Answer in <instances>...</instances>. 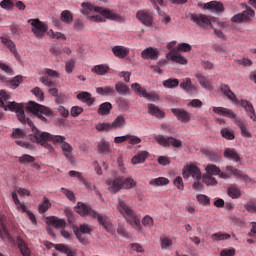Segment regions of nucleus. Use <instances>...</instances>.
I'll list each match as a JSON object with an SVG mask.
<instances>
[{
    "label": "nucleus",
    "mask_w": 256,
    "mask_h": 256,
    "mask_svg": "<svg viewBox=\"0 0 256 256\" xmlns=\"http://www.w3.org/2000/svg\"><path fill=\"white\" fill-rule=\"evenodd\" d=\"M81 13L85 15L86 19L94 23H105V19L110 21H118L119 14L113 10H108L103 7L94 6L91 2H83Z\"/></svg>",
    "instance_id": "obj_1"
},
{
    "label": "nucleus",
    "mask_w": 256,
    "mask_h": 256,
    "mask_svg": "<svg viewBox=\"0 0 256 256\" xmlns=\"http://www.w3.org/2000/svg\"><path fill=\"white\" fill-rule=\"evenodd\" d=\"M26 125L32 129V134L29 135L30 141L32 143H38L45 149H48V151H53V146L49 144V141L54 143V145H62L65 142V136L52 135L49 132L39 131L30 119H27Z\"/></svg>",
    "instance_id": "obj_2"
},
{
    "label": "nucleus",
    "mask_w": 256,
    "mask_h": 256,
    "mask_svg": "<svg viewBox=\"0 0 256 256\" xmlns=\"http://www.w3.org/2000/svg\"><path fill=\"white\" fill-rule=\"evenodd\" d=\"M75 210L81 217H92V219H97L99 225H102L108 233H114L113 224L109 220V217L101 215V213L95 211L87 204L78 202Z\"/></svg>",
    "instance_id": "obj_3"
},
{
    "label": "nucleus",
    "mask_w": 256,
    "mask_h": 256,
    "mask_svg": "<svg viewBox=\"0 0 256 256\" xmlns=\"http://www.w3.org/2000/svg\"><path fill=\"white\" fill-rule=\"evenodd\" d=\"M221 91L223 95L229 99L234 105H239L240 107L244 108V111L246 112L247 117L251 119L254 123H256V113H255V107H253V104L247 100H239L237 99V96L233 91H231V88H229V85L222 84L221 85Z\"/></svg>",
    "instance_id": "obj_4"
},
{
    "label": "nucleus",
    "mask_w": 256,
    "mask_h": 256,
    "mask_svg": "<svg viewBox=\"0 0 256 256\" xmlns=\"http://www.w3.org/2000/svg\"><path fill=\"white\" fill-rule=\"evenodd\" d=\"M7 101H9V95L5 93V91L0 90V107H2L4 111H13L16 113L19 121L22 122L23 125H27V119L29 118L25 117V105L17 102L7 104Z\"/></svg>",
    "instance_id": "obj_5"
},
{
    "label": "nucleus",
    "mask_w": 256,
    "mask_h": 256,
    "mask_svg": "<svg viewBox=\"0 0 256 256\" xmlns=\"http://www.w3.org/2000/svg\"><path fill=\"white\" fill-rule=\"evenodd\" d=\"M117 211L122 215L128 225H131L136 231H141L143 226H141V220L137 217L135 211L129 207L125 201L119 199L117 204Z\"/></svg>",
    "instance_id": "obj_6"
},
{
    "label": "nucleus",
    "mask_w": 256,
    "mask_h": 256,
    "mask_svg": "<svg viewBox=\"0 0 256 256\" xmlns=\"http://www.w3.org/2000/svg\"><path fill=\"white\" fill-rule=\"evenodd\" d=\"M26 111L32 113V115H35L44 123H47V117H53V110L51 108L41 105L35 101L28 102Z\"/></svg>",
    "instance_id": "obj_7"
},
{
    "label": "nucleus",
    "mask_w": 256,
    "mask_h": 256,
    "mask_svg": "<svg viewBox=\"0 0 256 256\" xmlns=\"http://www.w3.org/2000/svg\"><path fill=\"white\" fill-rule=\"evenodd\" d=\"M189 19L192 23H195L199 29H209L213 28V23H211V17L201 14V13H191L189 14Z\"/></svg>",
    "instance_id": "obj_8"
},
{
    "label": "nucleus",
    "mask_w": 256,
    "mask_h": 256,
    "mask_svg": "<svg viewBox=\"0 0 256 256\" xmlns=\"http://www.w3.org/2000/svg\"><path fill=\"white\" fill-rule=\"evenodd\" d=\"M177 45V41H172L167 44V49H170L169 53L166 55V58L169 61H174L180 65H187V58L181 55L177 49H173Z\"/></svg>",
    "instance_id": "obj_9"
},
{
    "label": "nucleus",
    "mask_w": 256,
    "mask_h": 256,
    "mask_svg": "<svg viewBox=\"0 0 256 256\" xmlns=\"http://www.w3.org/2000/svg\"><path fill=\"white\" fill-rule=\"evenodd\" d=\"M91 231H93V228L89 224H81L74 229V235L81 245H89V240L83 235H91Z\"/></svg>",
    "instance_id": "obj_10"
},
{
    "label": "nucleus",
    "mask_w": 256,
    "mask_h": 256,
    "mask_svg": "<svg viewBox=\"0 0 256 256\" xmlns=\"http://www.w3.org/2000/svg\"><path fill=\"white\" fill-rule=\"evenodd\" d=\"M156 143H158V145H161L162 147H175L176 149H179V147H181V145L183 144V142L177 138H173V137H165L163 135H156L154 137Z\"/></svg>",
    "instance_id": "obj_11"
},
{
    "label": "nucleus",
    "mask_w": 256,
    "mask_h": 256,
    "mask_svg": "<svg viewBox=\"0 0 256 256\" xmlns=\"http://www.w3.org/2000/svg\"><path fill=\"white\" fill-rule=\"evenodd\" d=\"M182 176L184 179L192 177L196 181H201V169H199L195 164H187L182 170Z\"/></svg>",
    "instance_id": "obj_12"
},
{
    "label": "nucleus",
    "mask_w": 256,
    "mask_h": 256,
    "mask_svg": "<svg viewBox=\"0 0 256 256\" xmlns=\"http://www.w3.org/2000/svg\"><path fill=\"white\" fill-rule=\"evenodd\" d=\"M28 23L32 25V33L37 37H43V34L48 29L47 24L45 22H41L39 19H29Z\"/></svg>",
    "instance_id": "obj_13"
},
{
    "label": "nucleus",
    "mask_w": 256,
    "mask_h": 256,
    "mask_svg": "<svg viewBox=\"0 0 256 256\" xmlns=\"http://www.w3.org/2000/svg\"><path fill=\"white\" fill-rule=\"evenodd\" d=\"M251 17H255V11L251 9H246L242 13H238L231 18L232 23L241 24L247 23L251 19Z\"/></svg>",
    "instance_id": "obj_14"
},
{
    "label": "nucleus",
    "mask_w": 256,
    "mask_h": 256,
    "mask_svg": "<svg viewBox=\"0 0 256 256\" xmlns=\"http://www.w3.org/2000/svg\"><path fill=\"white\" fill-rule=\"evenodd\" d=\"M136 18L142 25H145L146 27H151L153 25V13L146 11V10H140L136 13Z\"/></svg>",
    "instance_id": "obj_15"
},
{
    "label": "nucleus",
    "mask_w": 256,
    "mask_h": 256,
    "mask_svg": "<svg viewBox=\"0 0 256 256\" xmlns=\"http://www.w3.org/2000/svg\"><path fill=\"white\" fill-rule=\"evenodd\" d=\"M106 185L108 187V191H110V193H119V191H121V189H123V177L122 176H118L112 180H108L106 182Z\"/></svg>",
    "instance_id": "obj_16"
},
{
    "label": "nucleus",
    "mask_w": 256,
    "mask_h": 256,
    "mask_svg": "<svg viewBox=\"0 0 256 256\" xmlns=\"http://www.w3.org/2000/svg\"><path fill=\"white\" fill-rule=\"evenodd\" d=\"M25 136V131L19 128L14 129L12 132V139L16 140L17 145H20V147H24V149H33V146H31V144L19 140L25 139Z\"/></svg>",
    "instance_id": "obj_17"
},
{
    "label": "nucleus",
    "mask_w": 256,
    "mask_h": 256,
    "mask_svg": "<svg viewBox=\"0 0 256 256\" xmlns=\"http://www.w3.org/2000/svg\"><path fill=\"white\" fill-rule=\"evenodd\" d=\"M206 175L212 176L218 175L220 179H229V175L225 172H221V168L214 164H208L205 167Z\"/></svg>",
    "instance_id": "obj_18"
},
{
    "label": "nucleus",
    "mask_w": 256,
    "mask_h": 256,
    "mask_svg": "<svg viewBox=\"0 0 256 256\" xmlns=\"http://www.w3.org/2000/svg\"><path fill=\"white\" fill-rule=\"evenodd\" d=\"M141 57L147 61H157L159 59V49L148 47L141 52Z\"/></svg>",
    "instance_id": "obj_19"
},
{
    "label": "nucleus",
    "mask_w": 256,
    "mask_h": 256,
    "mask_svg": "<svg viewBox=\"0 0 256 256\" xmlns=\"http://www.w3.org/2000/svg\"><path fill=\"white\" fill-rule=\"evenodd\" d=\"M226 175H228L229 179L231 175L236 177L237 179H243V181H251L249 176L243 174V172L233 166H226Z\"/></svg>",
    "instance_id": "obj_20"
},
{
    "label": "nucleus",
    "mask_w": 256,
    "mask_h": 256,
    "mask_svg": "<svg viewBox=\"0 0 256 256\" xmlns=\"http://www.w3.org/2000/svg\"><path fill=\"white\" fill-rule=\"evenodd\" d=\"M203 9L205 11H211V13H223L224 8L221 2L210 1L204 4Z\"/></svg>",
    "instance_id": "obj_21"
},
{
    "label": "nucleus",
    "mask_w": 256,
    "mask_h": 256,
    "mask_svg": "<svg viewBox=\"0 0 256 256\" xmlns=\"http://www.w3.org/2000/svg\"><path fill=\"white\" fill-rule=\"evenodd\" d=\"M0 39L1 42L6 45L7 49L12 52L16 61H21V56L19 55V52H17V46H15V43L6 37H1Z\"/></svg>",
    "instance_id": "obj_22"
},
{
    "label": "nucleus",
    "mask_w": 256,
    "mask_h": 256,
    "mask_svg": "<svg viewBox=\"0 0 256 256\" xmlns=\"http://www.w3.org/2000/svg\"><path fill=\"white\" fill-rule=\"evenodd\" d=\"M171 111L173 115H175V117L178 119V121H182L183 123H189V121H191L189 112L180 108H172Z\"/></svg>",
    "instance_id": "obj_23"
},
{
    "label": "nucleus",
    "mask_w": 256,
    "mask_h": 256,
    "mask_svg": "<svg viewBox=\"0 0 256 256\" xmlns=\"http://www.w3.org/2000/svg\"><path fill=\"white\" fill-rule=\"evenodd\" d=\"M213 113L222 117H228V119H237V114L233 113V110L224 107H213Z\"/></svg>",
    "instance_id": "obj_24"
},
{
    "label": "nucleus",
    "mask_w": 256,
    "mask_h": 256,
    "mask_svg": "<svg viewBox=\"0 0 256 256\" xmlns=\"http://www.w3.org/2000/svg\"><path fill=\"white\" fill-rule=\"evenodd\" d=\"M153 3V7H155V9L158 11L159 15H160V21L163 25H169L171 23V16L165 14V12L161 11L160 7H163V1H158V2H152Z\"/></svg>",
    "instance_id": "obj_25"
},
{
    "label": "nucleus",
    "mask_w": 256,
    "mask_h": 256,
    "mask_svg": "<svg viewBox=\"0 0 256 256\" xmlns=\"http://www.w3.org/2000/svg\"><path fill=\"white\" fill-rule=\"evenodd\" d=\"M16 243L22 256H31V248H29V244H27L25 240H23L21 237H18L16 239Z\"/></svg>",
    "instance_id": "obj_26"
},
{
    "label": "nucleus",
    "mask_w": 256,
    "mask_h": 256,
    "mask_svg": "<svg viewBox=\"0 0 256 256\" xmlns=\"http://www.w3.org/2000/svg\"><path fill=\"white\" fill-rule=\"evenodd\" d=\"M0 237L7 243H15V239L12 238L11 234H9V231H7V228H5V225H3L2 216H0Z\"/></svg>",
    "instance_id": "obj_27"
},
{
    "label": "nucleus",
    "mask_w": 256,
    "mask_h": 256,
    "mask_svg": "<svg viewBox=\"0 0 256 256\" xmlns=\"http://www.w3.org/2000/svg\"><path fill=\"white\" fill-rule=\"evenodd\" d=\"M234 123L240 129L242 137H245L246 139H251L252 135L251 132H249V128H247V123L237 118H235Z\"/></svg>",
    "instance_id": "obj_28"
},
{
    "label": "nucleus",
    "mask_w": 256,
    "mask_h": 256,
    "mask_svg": "<svg viewBox=\"0 0 256 256\" xmlns=\"http://www.w3.org/2000/svg\"><path fill=\"white\" fill-rule=\"evenodd\" d=\"M180 87L186 93H197V87L193 85V82H191V78H184L180 83Z\"/></svg>",
    "instance_id": "obj_29"
},
{
    "label": "nucleus",
    "mask_w": 256,
    "mask_h": 256,
    "mask_svg": "<svg viewBox=\"0 0 256 256\" xmlns=\"http://www.w3.org/2000/svg\"><path fill=\"white\" fill-rule=\"evenodd\" d=\"M47 223L49 225H52L56 229H65L67 222H65L63 219H59L58 217L51 216L47 218Z\"/></svg>",
    "instance_id": "obj_30"
},
{
    "label": "nucleus",
    "mask_w": 256,
    "mask_h": 256,
    "mask_svg": "<svg viewBox=\"0 0 256 256\" xmlns=\"http://www.w3.org/2000/svg\"><path fill=\"white\" fill-rule=\"evenodd\" d=\"M195 77L203 89H206L207 91L213 90V83L211 80L207 79V77L201 74H196Z\"/></svg>",
    "instance_id": "obj_31"
},
{
    "label": "nucleus",
    "mask_w": 256,
    "mask_h": 256,
    "mask_svg": "<svg viewBox=\"0 0 256 256\" xmlns=\"http://www.w3.org/2000/svg\"><path fill=\"white\" fill-rule=\"evenodd\" d=\"M129 48L125 46H114L112 48V53L115 55V57H118V59H125L127 55H129Z\"/></svg>",
    "instance_id": "obj_32"
},
{
    "label": "nucleus",
    "mask_w": 256,
    "mask_h": 256,
    "mask_svg": "<svg viewBox=\"0 0 256 256\" xmlns=\"http://www.w3.org/2000/svg\"><path fill=\"white\" fill-rule=\"evenodd\" d=\"M147 157H149V152L140 151L132 157L131 163L132 165H139L141 163H145Z\"/></svg>",
    "instance_id": "obj_33"
},
{
    "label": "nucleus",
    "mask_w": 256,
    "mask_h": 256,
    "mask_svg": "<svg viewBox=\"0 0 256 256\" xmlns=\"http://www.w3.org/2000/svg\"><path fill=\"white\" fill-rule=\"evenodd\" d=\"M12 200L15 204L16 209L20 212V213H28V209L27 206L25 205V203H21V200H19V197L17 196V192H12Z\"/></svg>",
    "instance_id": "obj_34"
},
{
    "label": "nucleus",
    "mask_w": 256,
    "mask_h": 256,
    "mask_svg": "<svg viewBox=\"0 0 256 256\" xmlns=\"http://www.w3.org/2000/svg\"><path fill=\"white\" fill-rule=\"evenodd\" d=\"M224 157H226V159H230L231 161H235V163H239L241 161L239 154L233 148H226L224 151Z\"/></svg>",
    "instance_id": "obj_35"
},
{
    "label": "nucleus",
    "mask_w": 256,
    "mask_h": 256,
    "mask_svg": "<svg viewBox=\"0 0 256 256\" xmlns=\"http://www.w3.org/2000/svg\"><path fill=\"white\" fill-rule=\"evenodd\" d=\"M77 99L87 105H93L95 103V98L91 97V93L89 92H80L77 94Z\"/></svg>",
    "instance_id": "obj_36"
},
{
    "label": "nucleus",
    "mask_w": 256,
    "mask_h": 256,
    "mask_svg": "<svg viewBox=\"0 0 256 256\" xmlns=\"http://www.w3.org/2000/svg\"><path fill=\"white\" fill-rule=\"evenodd\" d=\"M111 109H113V105L110 102H104L100 104L97 113L98 115H101L102 117H105L111 113Z\"/></svg>",
    "instance_id": "obj_37"
},
{
    "label": "nucleus",
    "mask_w": 256,
    "mask_h": 256,
    "mask_svg": "<svg viewBox=\"0 0 256 256\" xmlns=\"http://www.w3.org/2000/svg\"><path fill=\"white\" fill-rule=\"evenodd\" d=\"M109 70H110L109 65H107V64H99V65L94 66L91 69V72L95 73L96 75L103 76V75H107V72Z\"/></svg>",
    "instance_id": "obj_38"
},
{
    "label": "nucleus",
    "mask_w": 256,
    "mask_h": 256,
    "mask_svg": "<svg viewBox=\"0 0 256 256\" xmlns=\"http://www.w3.org/2000/svg\"><path fill=\"white\" fill-rule=\"evenodd\" d=\"M149 185L151 187H165V185H169V180L166 177H158L151 179Z\"/></svg>",
    "instance_id": "obj_39"
},
{
    "label": "nucleus",
    "mask_w": 256,
    "mask_h": 256,
    "mask_svg": "<svg viewBox=\"0 0 256 256\" xmlns=\"http://www.w3.org/2000/svg\"><path fill=\"white\" fill-rule=\"evenodd\" d=\"M112 129H123L127 125V122L125 120V116L119 115L117 116L113 122L111 123Z\"/></svg>",
    "instance_id": "obj_40"
},
{
    "label": "nucleus",
    "mask_w": 256,
    "mask_h": 256,
    "mask_svg": "<svg viewBox=\"0 0 256 256\" xmlns=\"http://www.w3.org/2000/svg\"><path fill=\"white\" fill-rule=\"evenodd\" d=\"M148 113L157 117L158 119H163L165 117V113L159 109V107L155 106L154 104H150L148 106Z\"/></svg>",
    "instance_id": "obj_41"
},
{
    "label": "nucleus",
    "mask_w": 256,
    "mask_h": 256,
    "mask_svg": "<svg viewBox=\"0 0 256 256\" xmlns=\"http://www.w3.org/2000/svg\"><path fill=\"white\" fill-rule=\"evenodd\" d=\"M115 90L117 91L118 95H129L130 93V89L129 86H127V84L123 83V82H117L115 84Z\"/></svg>",
    "instance_id": "obj_42"
},
{
    "label": "nucleus",
    "mask_w": 256,
    "mask_h": 256,
    "mask_svg": "<svg viewBox=\"0 0 256 256\" xmlns=\"http://www.w3.org/2000/svg\"><path fill=\"white\" fill-rule=\"evenodd\" d=\"M61 149L63 151L64 156L66 157V159H68V161H71V159H73V146H71V144L64 142L61 145Z\"/></svg>",
    "instance_id": "obj_43"
},
{
    "label": "nucleus",
    "mask_w": 256,
    "mask_h": 256,
    "mask_svg": "<svg viewBox=\"0 0 256 256\" xmlns=\"http://www.w3.org/2000/svg\"><path fill=\"white\" fill-rule=\"evenodd\" d=\"M134 187H137V181L131 177H128L126 179H123L122 177V189H134Z\"/></svg>",
    "instance_id": "obj_44"
},
{
    "label": "nucleus",
    "mask_w": 256,
    "mask_h": 256,
    "mask_svg": "<svg viewBox=\"0 0 256 256\" xmlns=\"http://www.w3.org/2000/svg\"><path fill=\"white\" fill-rule=\"evenodd\" d=\"M212 241H229L231 239V236L225 232H217L211 235Z\"/></svg>",
    "instance_id": "obj_45"
},
{
    "label": "nucleus",
    "mask_w": 256,
    "mask_h": 256,
    "mask_svg": "<svg viewBox=\"0 0 256 256\" xmlns=\"http://www.w3.org/2000/svg\"><path fill=\"white\" fill-rule=\"evenodd\" d=\"M196 201L199 205H202V207H209V205H211V198L205 194L196 195Z\"/></svg>",
    "instance_id": "obj_46"
},
{
    "label": "nucleus",
    "mask_w": 256,
    "mask_h": 256,
    "mask_svg": "<svg viewBox=\"0 0 256 256\" xmlns=\"http://www.w3.org/2000/svg\"><path fill=\"white\" fill-rule=\"evenodd\" d=\"M39 75H45L46 77H51L52 79H59V72L57 70L44 68L39 72Z\"/></svg>",
    "instance_id": "obj_47"
},
{
    "label": "nucleus",
    "mask_w": 256,
    "mask_h": 256,
    "mask_svg": "<svg viewBox=\"0 0 256 256\" xmlns=\"http://www.w3.org/2000/svg\"><path fill=\"white\" fill-rule=\"evenodd\" d=\"M162 85L165 89H175V87H179V79L169 78L164 80Z\"/></svg>",
    "instance_id": "obj_48"
},
{
    "label": "nucleus",
    "mask_w": 256,
    "mask_h": 256,
    "mask_svg": "<svg viewBox=\"0 0 256 256\" xmlns=\"http://www.w3.org/2000/svg\"><path fill=\"white\" fill-rule=\"evenodd\" d=\"M51 209V201L47 197H43V201L38 206L39 213H47Z\"/></svg>",
    "instance_id": "obj_49"
},
{
    "label": "nucleus",
    "mask_w": 256,
    "mask_h": 256,
    "mask_svg": "<svg viewBox=\"0 0 256 256\" xmlns=\"http://www.w3.org/2000/svg\"><path fill=\"white\" fill-rule=\"evenodd\" d=\"M131 89L136 93V95H139L140 97H144V95H147V90L141 86L139 83H132Z\"/></svg>",
    "instance_id": "obj_50"
},
{
    "label": "nucleus",
    "mask_w": 256,
    "mask_h": 256,
    "mask_svg": "<svg viewBox=\"0 0 256 256\" xmlns=\"http://www.w3.org/2000/svg\"><path fill=\"white\" fill-rule=\"evenodd\" d=\"M99 153H111V145L105 140H101L98 144Z\"/></svg>",
    "instance_id": "obj_51"
},
{
    "label": "nucleus",
    "mask_w": 256,
    "mask_h": 256,
    "mask_svg": "<svg viewBox=\"0 0 256 256\" xmlns=\"http://www.w3.org/2000/svg\"><path fill=\"white\" fill-rule=\"evenodd\" d=\"M96 93H98V95H113L115 89L111 86L98 87L96 88Z\"/></svg>",
    "instance_id": "obj_52"
},
{
    "label": "nucleus",
    "mask_w": 256,
    "mask_h": 256,
    "mask_svg": "<svg viewBox=\"0 0 256 256\" xmlns=\"http://www.w3.org/2000/svg\"><path fill=\"white\" fill-rule=\"evenodd\" d=\"M227 193L231 199H239L241 197V190L236 186L229 187Z\"/></svg>",
    "instance_id": "obj_53"
},
{
    "label": "nucleus",
    "mask_w": 256,
    "mask_h": 256,
    "mask_svg": "<svg viewBox=\"0 0 256 256\" xmlns=\"http://www.w3.org/2000/svg\"><path fill=\"white\" fill-rule=\"evenodd\" d=\"M202 181L205 185H207V187H215V185H217V179H215V177L209 176L207 174L202 176Z\"/></svg>",
    "instance_id": "obj_54"
},
{
    "label": "nucleus",
    "mask_w": 256,
    "mask_h": 256,
    "mask_svg": "<svg viewBox=\"0 0 256 256\" xmlns=\"http://www.w3.org/2000/svg\"><path fill=\"white\" fill-rule=\"evenodd\" d=\"M60 18L63 23H73V14L69 10L62 11Z\"/></svg>",
    "instance_id": "obj_55"
},
{
    "label": "nucleus",
    "mask_w": 256,
    "mask_h": 256,
    "mask_svg": "<svg viewBox=\"0 0 256 256\" xmlns=\"http://www.w3.org/2000/svg\"><path fill=\"white\" fill-rule=\"evenodd\" d=\"M95 129H96V131H100V132L113 131V127H112L111 123H109V122L98 123L95 125Z\"/></svg>",
    "instance_id": "obj_56"
},
{
    "label": "nucleus",
    "mask_w": 256,
    "mask_h": 256,
    "mask_svg": "<svg viewBox=\"0 0 256 256\" xmlns=\"http://www.w3.org/2000/svg\"><path fill=\"white\" fill-rule=\"evenodd\" d=\"M31 93L34 95V97H36L37 101H45V94L43 93V90H41V88L35 87L31 90Z\"/></svg>",
    "instance_id": "obj_57"
},
{
    "label": "nucleus",
    "mask_w": 256,
    "mask_h": 256,
    "mask_svg": "<svg viewBox=\"0 0 256 256\" xmlns=\"http://www.w3.org/2000/svg\"><path fill=\"white\" fill-rule=\"evenodd\" d=\"M19 162L22 165H29V163H35V157L29 155V154H23L19 157Z\"/></svg>",
    "instance_id": "obj_58"
},
{
    "label": "nucleus",
    "mask_w": 256,
    "mask_h": 256,
    "mask_svg": "<svg viewBox=\"0 0 256 256\" xmlns=\"http://www.w3.org/2000/svg\"><path fill=\"white\" fill-rule=\"evenodd\" d=\"M142 225L151 229V227H154L155 225V220L150 215H146L142 219Z\"/></svg>",
    "instance_id": "obj_59"
},
{
    "label": "nucleus",
    "mask_w": 256,
    "mask_h": 256,
    "mask_svg": "<svg viewBox=\"0 0 256 256\" xmlns=\"http://www.w3.org/2000/svg\"><path fill=\"white\" fill-rule=\"evenodd\" d=\"M160 245H161V249H169V247L173 245V239L169 237H162L160 238Z\"/></svg>",
    "instance_id": "obj_60"
},
{
    "label": "nucleus",
    "mask_w": 256,
    "mask_h": 256,
    "mask_svg": "<svg viewBox=\"0 0 256 256\" xmlns=\"http://www.w3.org/2000/svg\"><path fill=\"white\" fill-rule=\"evenodd\" d=\"M222 137H224V139H228V141H233V139H235V134H233V132L231 130H229L228 128H223L220 131Z\"/></svg>",
    "instance_id": "obj_61"
},
{
    "label": "nucleus",
    "mask_w": 256,
    "mask_h": 256,
    "mask_svg": "<svg viewBox=\"0 0 256 256\" xmlns=\"http://www.w3.org/2000/svg\"><path fill=\"white\" fill-rule=\"evenodd\" d=\"M54 248L56 251H59L60 253H64V255H68V253L71 251V248L65 244H55Z\"/></svg>",
    "instance_id": "obj_62"
},
{
    "label": "nucleus",
    "mask_w": 256,
    "mask_h": 256,
    "mask_svg": "<svg viewBox=\"0 0 256 256\" xmlns=\"http://www.w3.org/2000/svg\"><path fill=\"white\" fill-rule=\"evenodd\" d=\"M75 69V60L70 59L66 61L65 63V71L70 75V73H73V70Z\"/></svg>",
    "instance_id": "obj_63"
},
{
    "label": "nucleus",
    "mask_w": 256,
    "mask_h": 256,
    "mask_svg": "<svg viewBox=\"0 0 256 256\" xmlns=\"http://www.w3.org/2000/svg\"><path fill=\"white\" fill-rule=\"evenodd\" d=\"M236 253L235 248H230V249H222L220 252V256H234Z\"/></svg>",
    "instance_id": "obj_64"
}]
</instances>
